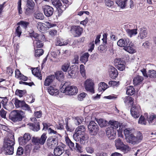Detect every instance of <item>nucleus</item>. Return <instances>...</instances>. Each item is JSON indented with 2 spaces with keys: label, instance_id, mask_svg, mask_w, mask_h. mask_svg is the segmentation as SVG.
<instances>
[{
  "label": "nucleus",
  "instance_id": "f257e3e1",
  "mask_svg": "<svg viewBox=\"0 0 156 156\" xmlns=\"http://www.w3.org/2000/svg\"><path fill=\"white\" fill-rule=\"evenodd\" d=\"M60 91L64 93L66 95H73L76 94L78 92L77 87L74 86H69L67 82L64 84L62 87L60 89Z\"/></svg>",
  "mask_w": 156,
  "mask_h": 156
},
{
  "label": "nucleus",
  "instance_id": "f03ea898",
  "mask_svg": "<svg viewBox=\"0 0 156 156\" xmlns=\"http://www.w3.org/2000/svg\"><path fill=\"white\" fill-rule=\"evenodd\" d=\"M9 118L14 122L21 121L24 117V113L21 111L13 110L9 114Z\"/></svg>",
  "mask_w": 156,
  "mask_h": 156
},
{
  "label": "nucleus",
  "instance_id": "7ed1b4c3",
  "mask_svg": "<svg viewBox=\"0 0 156 156\" xmlns=\"http://www.w3.org/2000/svg\"><path fill=\"white\" fill-rule=\"evenodd\" d=\"M59 136H61L59 134L54 135L49 137L47 140V145L49 148H53L58 144V140Z\"/></svg>",
  "mask_w": 156,
  "mask_h": 156
},
{
  "label": "nucleus",
  "instance_id": "20e7f679",
  "mask_svg": "<svg viewBox=\"0 0 156 156\" xmlns=\"http://www.w3.org/2000/svg\"><path fill=\"white\" fill-rule=\"evenodd\" d=\"M47 138L46 134L44 133L40 138L33 137L32 138V141L33 144L35 145H43L44 144Z\"/></svg>",
  "mask_w": 156,
  "mask_h": 156
},
{
  "label": "nucleus",
  "instance_id": "39448f33",
  "mask_svg": "<svg viewBox=\"0 0 156 156\" xmlns=\"http://www.w3.org/2000/svg\"><path fill=\"white\" fill-rule=\"evenodd\" d=\"M90 134L92 135H96L99 130L98 125L93 121H91L88 126Z\"/></svg>",
  "mask_w": 156,
  "mask_h": 156
},
{
  "label": "nucleus",
  "instance_id": "423d86ee",
  "mask_svg": "<svg viewBox=\"0 0 156 156\" xmlns=\"http://www.w3.org/2000/svg\"><path fill=\"white\" fill-rule=\"evenodd\" d=\"M14 104L16 107L17 108H20L25 110H29L30 107L29 105L25 103L23 101H20L16 99L15 100Z\"/></svg>",
  "mask_w": 156,
  "mask_h": 156
},
{
  "label": "nucleus",
  "instance_id": "0eeeda50",
  "mask_svg": "<svg viewBox=\"0 0 156 156\" xmlns=\"http://www.w3.org/2000/svg\"><path fill=\"white\" fill-rule=\"evenodd\" d=\"M140 106L138 105H133L130 109V113L131 115L135 119L139 117L140 112Z\"/></svg>",
  "mask_w": 156,
  "mask_h": 156
},
{
  "label": "nucleus",
  "instance_id": "6e6552de",
  "mask_svg": "<svg viewBox=\"0 0 156 156\" xmlns=\"http://www.w3.org/2000/svg\"><path fill=\"white\" fill-rule=\"evenodd\" d=\"M85 131V128L83 126H80L77 127L75 131V133L74 134L73 137L76 141L78 138H80V135H83Z\"/></svg>",
  "mask_w": 156,
  "mask_h": 156
},
{
  "label": "nucleus",
  "instance_id": "1a4fd4ad",
  "mask_svg": "<svg viewBox=\"0 0 156 156\" xmlns=\"http://www.w3.org/2000/svg\"><path fill=\"white\" fill-rule=\"evenodd\" d=\"M70 31L74 37H77L81 34L83 29L80 26H73L71 27Z\"/></svg>",
  "mask_w": 156,
  "mask_h": 156
},
{
  "label": "nucleus",
  "instance_id": "9d476101",
  "mask_svg": "<svg viewBox=\"0 0 156 156\" xmlns=\"http://www.w3.org/2000/svg\"><path fill=\"white\" fill-rule=\"evenodd\" d=\"M93 81L91 79H88L85 82L84 85L86 90L92 93H94Z\"/></svg>",
  "mask_w": 156,
  "mask_h": 156
},
{
  "label": "nucleus",
  "instance_id": "9b49d317",
  "mask_svg": "<svg viewBox=\"0 0 156 156\" xmlns=\"http://www.w3.org/2000/svg\"><path fill=\"white\" fill-rule=\"evenodd\" d=\"M31 138V136L28 133H25L23 137H19V141L20 145H24L30 140Z\"/></svg>",
  "mask_w": 156,
  "mask_h": 156
},
{
  "label": "nucleus",
  "instance_id": "f8f14e48",
  "mask_svg": "<svg viewBox=\"0 0 156 156\" xmlns=\"http://www.w3.org/2000/svg\"><path fill=\"white\" fill-rule=\"evenodd\" d=\"M116 132V130L113 127L108 128L106 131V134L108 138L110 140L114 139L115 138Z\"/></svg>",
  "mask_w": 156,
  "mask_h": 156
},
{
  "label": "nucleus",
  "instance_id": "ddd939ff",
  "mask_svg": "<svg viewBox=\"0 0 156 156\" xmlns=\"http://www.w3.org/2000/svg\"><path fill=\"white\" fill-rule=\"evenodd\" d=\"M43 10L45 15L48 17L51 16L53 14L54 9L51 6L45 5L43 7Z\"/></svg>",
  "mask_w": 156,
  "mask_h": 156
},
{
  "label": "nucleus",
  "instance_id": "4468645a",
  "mask_svg": "<svg viewBox=\"0 0 156 156\" xmlns=\"http://www.w3.org/2000/svg\"><path fill=\"white\" fill-rule=\"evenodd\" d=\"M107 35L106 34H103V38L102 39L103 45H101L98 47V49L101 52L102 51H106V44L107 43Z\"/></svg>",
  "mask_w": 156,
  "mask_h": 156
},
{
  "label": "nucleus",
  "instance_id": "2eb2a0df",
  "mask_svg": "<svg viewBox=\"0 0 156 156\" xmlns=\"http://www.w3.org/2000/svg\"><path fill=\"white\" fill-rule=\"evenodd\" d=\"M115 65L118 69L120 71H122L125 69V62L121 60L120 58L116 59L115 60Z\"/></svg>",
  "mask_w": 156,
  "mask_h": 156
},
{
  "label": "nucleus",
  "instance_id": "dca6fc26",
  "mask_svg": "<svg viewBox=\"0 0 156 156\" xmlns=\"http://www.w3.org/2000/svg\"><path fill=\"white\" fill-rule=\"evenodd\" d=\"M130 41L128 38H122L119 39L117 42V44L118 46L124 48L128 45Z\"/></svg>",
  "mask_w": 156,
  "mask_h": 156
},
{
  "label": "nucleus",
  "instance_id": "f3484780",
  "mask_svg": "<svg viewBox=\"0 0 156 156\" xmlns=\"http://www.w3.org/2000/svg\"><path fill=\"white\" fill-rule=\"evenodd\" d=\"M64 151V146L59 145L55 148L54 151V154L55 156L61 155Z\"/></svg>",
  "mask_w": 156,
  "mask_h": 156
},
{
  "label": "nucleus",
  "instance_id": "a211bd4d",
  "mask_svg": "<svg viewBox=\"0 0 156 156\" xmlns=\"http://www.w3.org/2000/svg\"><path fill=\"white\" fill-rule=\"evenodd\" d=\"M76 69L73 66H71L68 71V76L69 78H74L76 76Z\"/></svg>",
  "mask_w": 156,
  "mask_h": 156
},
{
  "label": "nucleus",
  "instance_id": "6ab92c4d",
  "mask_svg": "<svg viewBox=\"0 0 156 156\" xmlns=\"http://www.w3.org/2000/svg\"><path fill=\"white\" fill-rule=\"evenodd\" d=\"M48 93L51 95L56 96L58 94L59 91L55 86H50L47 88Z\"/></svg>",
  "mask_w": 156,
  "mask_h": 156
},
{
  "label": "nucleus",
  "instance_id": "aec40b11",
  "mask_svg": "<svg viewBox=\"0 0 156 156\" xmlns=\"http://www.w3.org/2000/svg\"><path fill=\"white\" fill-rule=\"evenodd\" d=\"M109 73L110 76L113 79H115L117 77L118 74L117 70L112 66H111L109 68Z\"/></svg>",
  "mask_w": 156,
  "mask_h": 156
},
{
  "label": "nucleus",
  "instance_id": "412c9836",
  "mask_svg": "<svg viewBox=\"0 0 156 156\" xmlns=\"http://www.w3.org/2000/svg\"><path fill=\"white\" fill-rule=\"evenodd\" d=\"M14 139L13 138V136L11 138L8 139L4 141V144L3 147L9 146L11 147H13V146L14 145Z\"/></svg>",
  "mask_w": 156,
  "mask_h": 156
},
{
  "label": "nucleus",
  "instance_id": "4be33fe9",
  "mask_svg": "<svg viewBox=\"0 0 156 156\" xmlns=\"http://www.w3.org/2000/svg\"><path fill=\"white\" fill-rule=\"evenodd\" d=\"M110 124L112 127H113L115 129L117 128L119 126L120 128H122L123 127V125L122 123L119 122L118 121L112 120L109 122Z\"/></svg>",
  "mask_w": 156,
  "mask_h": 156
},
{
  "label": "nucleus",
  "instance_id": "5701e85b",
  "mask_svg": "<svg viewBox=\"0 0 156 156\" xmlns=\"http://www.w3.org/2000/svg\"><path fill=\"white\" fill-rule=\"evenodd\" d=\"M126 140L128 142L131 144H137V141L136 140V137L133 134L130 135V136H127Z\"/></svg>",
  "mask_w": 156,
  "mask_h": 156
},
{
  "label": "nucleus",
  "instance_id": "b1692460",
  "mask_svg": "<svg viewBox=\"0 0 156 156\" xmlns=\"http://www.w3.org/2000/svg\"><path fill=\"white\" fill-rule=\"evenodd\" d=\"M55 79V76L51 75L48 76L45 79L44 82V85L46 86H49Z\"/></svg>",
  "mask_w": 156,
  "mask_h": 156
},
{
  "label": "nucleus",
  "instance_id": "393cba45",
  "mask_svg": "<svg viewBox=\"0 0 156 156\" xmlns=\"http://www.w3.org/2000/svg\"><path fill=\"white\" fill-rule=\"evenodd\" d=\"M32 74L39 79L41 80H42V76L39 69H38L37 68H34L32 70Z\"/></svg>",
  "mask_w": 156,
  "mask_h": 156
},
{
  "label": "nucleus",
  "instance_id": "a878e982",
  "mask_svg": "<svg viewBox=\"0 0 156 156\" xmlns=\"http://www.w3.org/2000/svg\"><path fill=\"white\" fill-rule=\"evenodd\" d=\"M30 126V129L34 131H37L40 129L39 123L36 122V123L33 124L30 123L29 124Z\"/></svg>",
  "mask_w": 156,
  "mask_h": 156
},
{
  "label": "nucleus",
  "instance_id": "bb28decb",
  "mask_svg": "<svg viewBox=\"0 0 156 156\" xmlns=\"http://www.w3.org/2000/svg\"><path fill=\"white\" fill-rule=\"evenodd\" d=\"M68 41L67 40L64 41L63 39L57 38L55 42L56 46H62L66 45L68 44Z\"/></svg>",
  "mask_w": 156,
  "mask_h": 156
},
{
  "label": "nucleus",
  "instance_id": "cd10ccee",
  "mask_svg": "<svg viewBox=\"0 0 156 156\" xmlns=\"http://www.w3.org/2000/svg\"><path fill=\"white\" fill-rule=\"evenodd\" d=\"M140 32L139 33L138 37H140L141 39H143L145 38L147 34V31L143 28H140Z\"/></svg>",
  "mask_w": 156,
  "mask_h": 156
},
{
  "label": "nucleus",
  "instance_id": "c85d7f7f",
  "mask_svg": "<svg viewBox=\"0 0 156 156\" xmlns=\"http://www.w3.org/2000/svg\"><path fill=\"white\" fill-rule=\"evenodd\" d=\"M115 146L118 149H122L123 148L124 144L120 139L115 140Z\"/></svg>",
  "mask_w": 156,
  "mask_h": 156
},
{
  "label": "nucleus",
  "instance_id": "c756f323",
  "mask_svg": "<svg viewBox=\"0 0 156 156\" xmlns=\"http://www.w3.org/2000/svg\"><path fill=\"white\" fill-rule=\"evenodd\" d=\"M30 36L32 38L34 37L35 41H37L40 39L41 37L43 39L45 38V36L44 35H40L37 33L33 32V33H30Z\"/></svg>",
  "mask_w": 156,
  "mask_h": 156
},
{
  "label": "nucleus",
  "instance_id": "7c9ffc66",
  "mask_svg": "<svg viewBox=\"0 0 156 156\" xmlns=\"http://www.w3.org/2000/svg\"><path fill=\"white\" fill-rule=\"evenodd\" d=\"M3 148L5 153L6 154L12 155L13 154L14 152L13 147L9 146L8 147H7V146L3 147Z\"/></svg>",
  "mask_w": 156,
  "mask_h": 156
},
{
  "label": "nucleus",
  "instance_id": "2f4dec72",
  "mask_svg": "<svg viewBox=\"0 0 156 156\" xmlns=\"http://www.w3.org/2000/svg\"><path fill=\"white\" fill-rule=\"evenodd\" d=\"M89 55L87 52L83 54L80 57V60L82 63L84 64L88 61Z\"/></svg>",
  "mask_w": 156,
  "mask_h": 156
},
{
  "label": "nucleus",
  "instance_id": "473e14b6",
  "mask_svg": "<svg viewBox=\"0 0 156 156\" xmlns=\"http://www.w3.org/2000/svg\"><path fill=\"white\" fill-rule=\"evenodd\" d=\"M75 124L77 126L81 124L84 121L83 118L81 116H77L73 118Z\"/></svg>",
  "mask_w": 156,
  "mask_h": 156
},
{
  "label": "nucleus",
  "instance_id": "72a5a7b5",
  "mask_svg": "<svg viewBox=\"0 0 156 156\" xmlns=\"http://www.w3.org/2000/svg\"><path fill=\"white\" fill-rule=\"evenodd\" d=\"M137 29H127L126 30V31L128 36L130 37H132L133 36L137 34Z\"/></svg>",
  "mask_w": 156,
  "mask_h": 156
},
{
  "label": "nucleus",
  "instance_id": "f704fd0d",
  "mask_svg": "<svg viewBox=\"0 0 156 156\" xmlns=\"http://www.w3.org/2000/svg\"><path fill=\"white\" fill-rule=\"evenodd\" d=\"M55 74L56 78L59 81H62L64 78V76L62 72L58 71Z\"/></svg>",
  "mask_w": 156,
  "mask_h": 156
},
{
  "label": "nucleus",
  "instance_id": "c9c22d12",
  "mask_svg": "<svg viewBox=\"0 0 156 156\" xmlns=\"http://www.w3.org/2000/svg\"><path fill=\"white\" fill-rule=\"evenodd\" d=\"M65 142L66 144L68 145L69 148L73 150V149H74V144L68 137L65 138Z\"/></svg>",
  "mask_w": 156,
  "mask_h": 156
},
{
  "label": "nucleus",
  "instance_id": "e433bc0d",
  "mask_svg": "<svg viewBox=\"0 0 156 156\" xmlns=\"http://www.w3.org/2000/svg\"><path fill=\"white\" fill-rule=\"evenodd\" d=\"M127 1V0H124L123 1L121 0H116V3L122 9L124 8L126 6V4Z\"/></svg>",
  "mask_w": 156,
  "mask_h": 156
},
{
  "label": "nucleus",
  "instance_id": "4c0bfd02",
  "mask_svg": "<svg viewBox=\"0 0 156 156\" xmlns=\"http://www.w3.org/2000/svg\"><path fill=\"white\" fill-rule=\"evenodd\" d=\"M143 80V78L139 76H137L133 80L134 84L136 85L140 83Z\"/></svg>",
  "mask_w": 156,
  "mask_h": 156
},
{
  "label": "nucleus",
  "instance_id": "58836bf2",
  "mask_svg": "<svg viewBox=\"0 0 156 156\" xmlns=\"http://www.w3.org/2000/svg\"><path fill=\"white\" fill-rule=\"evenodd\" d=\"M97 121L101 127H105L108 124L107 121L102 119H98L97 120Z\"/></svg>",
  "mask_w": 156,
  "mask_h": 156
},
{
  "label": "nucleus",
  "instance_id": "ea45409f",
  "mask_svg": "<svg viewBox=\"0 0 156 156\" xmlns=\"http://www.w3.org/2000/svg\"><path fill=\"white\" fill-rule=\"evenodd\" d=\"M135 92L134 89L132 86H130L127 87L126 91V94L129 95H133Z\"/></svg>",
  "mask_w": 156,
  "mask_h": 156
},
{
  "label": "nucleus",
  "instance_id": "a19ab883",
  "mask_svg": "<svg viewBox=\"0 0 156 156\" xmlns=\"http://www.w3.org/2000/svg\"><path fill=\"white\" fill-rule=\"evenodd\" d=\"M124 101L126 104L129 103L131 105L133 103V99L130 96L126 97L124 99Z\"/></svg>",
  "mask_w": 156,
  "mask_h": 156
},
{
  "label": "nucleus",
  "instance_id": "79ce46f5",
  "mask_svg": "<svg viewBox=\"0 0 156 156\" xmlns=\"http://www.w3.org/2000/svg\"><path fill=\"white\" fill-rule=\"evenodd\" d=\"M34 12V9L26 6L25 14L27 15H30Z\"/></svg>",
  "mask_w": 156,
  "mask_h": 156
},
{
  "label": "nucleus",
  "instance_id": "37998d69",
  "mask_svg": "<svg viewBox=\"0 0 156 156\" xmlns=\"http://www.w3.org/2000/svg\"><path fill=\"white\" fill-rule=\"evenodd\" d=\"M34 17L36 19L39 20H43L44 16L42 13L40 12H36L34 14Z\"/></svg>",
  "mask_w": 156,
  "mask_h": 156
},
{
  "label": "nucleus",
  "instance_id": "c03bdc74",
  "mask_svg": "<svg viewBox=\"0 0 156 156\" xmlns=\"http://www.w3.org/2000/svg\"><path fill=\"white\" fill-rule=\"evenodd\" d=\"M35 3L33 0H27L26 6L34 9Z\"/></svg>",
  "mask_w": 156,
  "mask_h": 156
},
{
  "label": "nucleus",
  "instance_id": "a18cd8bd",
  "mask_svg": "<svg viewBox=\"0 0 156 156\" xmlns=\"http://www.w3.org/2000/svg\"><path fill=\"white\" fill-rule=\"evenodd\" d=\"M52 4L56 8H58L62 5L60 0H52Z\"/></svg>",
  "mask_w": 156,
  "mask_h": 156
},
{
  "label": "nucleus",
  "instance_id": "49530a36",
  "mask_svg": "<svg viewBox=\"0 0 156 156\" xmlns=\"http://www.w3.org/2000/svg\"><path fill=\"white\" fill-rule=\"evenodd\" d=\"M34 49H35V48H41L43 45V44L41 41L39 40V39L37 41H36L35 44L34 42Z\"/></svg>",
  "mask_w": 156,
  "mask_h": 156
},
{
  "label": "nucleus",
  "instance_id": "de8ad7c7",
  "mask_svg": "<svg viewBox=\"0 0 156 156\" xmlns=\"http://www.w3.org/2000/svg\"><path fill=\"white\" fill-rule=\"evenodd\" d=\"M26 93V91L25 90H17L15 92L16 94L20 97H22Z\"/></svg>",
  "mask_w": 156,
  "mask_h": 156
},
{
  "label": "nucleus",
  "instance_id": "09e8293b",
  "mask_svg": "<svg viewBox=\"0 0 156 156\" xmlns=\"http://www.w3.org/2000/svg\"><path fill=\"white\" fill-rule=\"evenodd\" d=\"M70 63L67 62L65 63L62 66V69L64 72H66L70 66Z\"/></svg>",
  "mask_w": 156,
  "mask_h": 156
},
{
  "label": "nucleus",
  "instance_id": "8fccbe9b",
  "mask_svg": "<svg viewBox=\"0 0 156 156\" xmlns=\"http://www.w3.org/2000/svg\"><path fill=\"white\" fill-rule=\"evenodd\" d=\"M66 8V5L62 6V5H61L58 8H56L57 9L58 11L59 16L61 15L62 13L63 12V11L65 10Z\"/></svg>",
  "mask_w": 156,
  "mask_h": 156
},
{
  "label": "nucleus",
  "instance_id": "3c124183",
  "mask_svg": "<svg viewBox=\"0 0 156 156\" xmlns=\"http://www.w3.org/2000/svg\"><path fill=\"white\" fill-rule=\"evenodd\" d=\"M124 133L126 136V139L127 137V136H130V135L133 134H132V130L129 128L126 129H124Z\"/></svg>",
  "mask_w": 156,
  "mask_h": 156
},
{
  "label": "nucleus",
  "instance_id": "603ef678",
  "mask_svg": "<svg viewBox=\"0 0 156 156\" xmlns=\"http://www.w3.org/2000/svg\"><path fill=\"white\" fill-rule=\"evenodd\" d=\"M29 23L27 22L24 21H21L18 22L17 23L18 25H20L24 29H26L27 26L29 24Z\"/></svg>",
  "mask_w": 156,
  "mask_h": 156
},
{
  "label": "nucleus",
  "instance_id": "864d4df0",
  "mask_svg": "<svg viewBox=\"0 0 156 156\" xmlns=\"http://www.w3.org/2000/svg\"><path fill=\"white\" fill-rule=\"evenodd\" d=\"M148 77L154 78L156 77V72L154 70H149L148 72Z\"/></svg>",
  "mask_w": 156,
  "mask_h": 156
},
{
  "label": "nucleus",
  "instance_id": "5fc2aeb1",
  "mask_svg": "<svg viewBox=\"0 0 156 156\" xmlns=\"http://www.w3.org/2000/svg\"><path fill=\"white\" fill-rule=\"evenodd\" d=\"M44 53L43 50L42 49H38L35 50V56L36 57H39L43 55Z\"/></svg>",
  "mask_w": 156,
  "mask_h": 156
},
{
  "label": "nucleus",
  "instance_id": "6e6d98bb",
  "mask_svg": "<svg viewBox=\"0 0 156 156\" xmlns=\"http://www.w3.org/2000/svg\"><path fill=\"white\" fill-rule=\"evenodd\" d=\"M124 50L130 53H133L135 52V50L132 47L128 45L126 48H124Z\"/></svg>",
  "mask_w": 156,
  "mask_h": 156
},
{
  "label": "nucleus",
  "instance_id": "4d7b16f0",
  "mask_svg": "<svg viewBox=\"0 0 156 156\" xmlns=\"http://www.w3.org/2000/svg\"><path fill=\"white\" fill-rule=\"evenodd\" d=\"M80 72L83 77H86L85 70L84 66L83 64L80 65Z\"/></svg>",
  "mask_w": 156,
  "mask_h": 156
},
{
  "label": "nucleus",
  "instance_id": "13d9d810",
  "mask_svg": "<svg viewBox=\"0 0 156 156\" xmlns=\"http://www.w3.org/2000/svg\"><path fill=\"white\" fill-rule=\"evenodd\" d=\"M43 25H44V23L40 22L38 23L37 25V28L38 30L41 32H42L44 29V26Z\"/></svg>",
  "mask_w": 156,
  "mask_h": 156
},
{
  "label": "nucleus",
  "instance_id": "bf43d9fd",
  "mask_svg": "<svg viewBox=\"0 0 156 156\" xmlns=\"http://www.w3.org/2000/svg\"><path fill=\"white\" fill-rule=\"evenodd\" d=\"M108 85L110 86H118L119 85V81H109L108 83Z\"/></svg>",
  "mask_w": 156,
  "mask_h": 156
},
{
  "label": "nucleus",
  "instance_id": "052dcab7",
  "mask_svg": "<svg viewBox=\"0 0 156 156\" xmlns=\"http://www.w3.org/2000/svg\"><path fill=\"white\" fill-rule=\"evenodd\" d=\"M1 98V97H0ZM3 99L1 101V103L3 107L5 109H7L6 105L8 101V100L6 98H2Z\"/></svg>",
  "mask_w": 156,
  "mask_h": 156
},
{
  "label": "nucleus",
  "instance_id": "680f3d73",
  "mask_svg": "<svg viewBox=\"0 0 156 156\" xmlns=\"http://www.w3.org/2000/svg\"><path fill=\"white\" fill-rule=\"evenodd\" d=\"M66 128L67 131L70 132L72 131L73 129V127L71 125L69 124L68 122H66Z\"/></svg>",
  "mask_w": 156,
  "mask_h": 156
},
{
  "label": "nucleus",
  "instance_id": "e2e57ef3",
  "mask_svg": "<svg viewBox=\"0 0 156 156\" xmlns=\"http://www.w3.org/2000/svg\"><path fill=\"white\" fill-rule=\"evenodd\" d=\"M138 123L144 125H146V121L145 120V119L144 116L141 115L138 121Z\"/></svg>",
  "mask_w": 156,
  "mask_h": 156
},
{
  "label": "nucleus",
  "instance_id": "0e129e2a",
  "mask_svg": "<svg viewBox=\"0 0 156 156\" xmlns=\"http://www.w3.org/2000/svg\"><path fill=\"white\" fill-rule=\"evenodd\" d=\"M21 0H19L17 3L18 7L17 9L19 14H21L22 13V10L21 7Z\"/></svg>",
  "mask_w": 156,
  "mask_h": 156
},
{
  "label": "nucleus",
  "instance_id": "69168bd1",
  "mask_svg": "<svg viewBox=\"0 0 156 156\" xmlns=\"http://www.w3.org/2000/svg\"><path fill=\"white\" fill-rule=\"evenodd\" d=\"M15 33L17 36L18 37H20L22 33V31L20 27L18 26L16 28Z\"/></svg>",
  "mask_w": 156,
  "mask_h": 156
},
{
  "label": "nucleus",
  "instance_id": "338daca9",
  "mask_svg": "<svg viewBox=\"0 0 156 156\" xmlns=\"http://www.w3.org/2000/svg\"><path fill=\"white\" fill-rule=\"evenodd\" d=\"M99 88H101V89H102L103 90H105L108 87V85L105 83L102 82L99 84Z\"/></svg>",
  "mask_w": 156,
  "mask_h": 156
},
{
  "label": "nucleus",
  "instance_id": "774afa93",
  "mask_svg": "<svg viewBox=\"0 0 156 156\" xmlns=\"http://www.w3.org/2000/svg\"><path fill=\"white\" fill-rule=\"evenodd\" d=\"M136 140L137 141V143L140 142L143 139V136L141 133L139 132L137 133V136L136 137Z\"/></svg>",
  "mask_w": 156,
  "mask_h": 156
}]
</instances>
